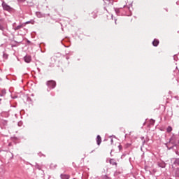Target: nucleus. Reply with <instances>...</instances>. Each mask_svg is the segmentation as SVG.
Segmentation results:
<instances>
[{"mask_svg": "<svg viewBox=\"0 0 179 179\" xmlns=\"http://www.w3.org/2000/svg\"><path fill=\"white\" fill-rule=\"evenodd\" d=\"M177 143H179V139L177 136H173L171 138L169 143L166 144L168 149H173L174 146H177Z\"/></svg>", "mask_w": 179, "mask_h": 179, "instance_id": "nucleus-1", "label": "nucleus"}, {"mask_svg": "<svg viewBox=\"0 0 179 179\" xmlns=\"http://www.w3.org/2000/svg\"><path fill=\"white\" fill-rule=\"evenodd\" d=\"M46 85L47 86H48V87H51L52 89H54V87L57 86V83H55V81L54 80H49L47 82Z\"/></svg>", "mask_w": 179, "mask_h": 179, "instance_id": "nucleus-2", "label": "nucleus"}, {"mask_svg": "<svg viewBox=\"0 0 179 179\" xmlns=\"http://www.w3.org/2000/svg\"><path fill=\"white\" fill-rule=\"evenodd\" d=\"M2 7L4 10H8V12H10L12 10V8L6 4L4 1L2 3Z\"/></svg>", "mask_w": 179, "mask_h": 179, "instance_id": "nucleus-3", "label": "nucleus"}, {"mask_svg": "<svg viewBox=\"0 0 179 179\" xmlns=\"http://www.w3.org/2000/svg\"><path fill=\"white\" fill-rule=\"evenodd\" d=\"M24 59L25 62L29 64V62H30L31 61V57H30V56H25L24 57Z\"/></svg>", "mask_w": 179, "mask_h": 179, "instance_id": "nucleus-4", "label": "nucleus"}, {"mask_svg": "<svg viewBox=\"0 0 179 179\" xmlns=\"http://www.w3.org/2000/svg\"><path fill=\"white\" fill-rule=\"evenodd\" d=\"M152 45H154V47H157V45H159V40L155 39L152 42Z\"/></svg>", "mask_w": 179, "mask_h": 179, "instance_id": "nucleus-5", "label": "nucleus"}, {"mask_svg": "<svg viewBox=\"0 0 179 179\" xmlns=\"http://www.w3.org/2000/svg\"><path fill=\"white\" fill-rule=\"evenodd\" d=\"M109 163L110 164H112V166H117V162H115L114 159H110Z\"/></svg>", "mask_w": 179, "mask_h": 179, "instance_id": "nucleus-6", "label": "nucleus"}, {"mask_svg": "<svg viewBox=\"0 0 179 179\" xmlns=\"http://www.w3.org/2000/svg\"><path fill=\"white\" fill-rule=\"evenodd\" d=\"M2 24H5V22H3V20H0V30H4L5 29Z\"/></svg>", "mask_w": 179, "mask_h": 179, "instance_id": "nucleus-7", "label": "nucleus"}, {"mask_svg": "<svg viewBox=\"0 0 179 179\" xmlns=\"http://www.w3.org/2000/svg\"><path fill=\"white\" fill-rule=\"evenodd\" d=\"M96 142L97 145H100V143H101V137L99 135L96 137Z\"/></svg>", "mask_w": 179, "mask_h": 179, "instance_id": "nucleus-8", "label": "nucleus"}, {"mask_svg": "<svg viewBox=\"0 0 179 179\" xmlns=\"http://www.w3.org/2000/svg\"><path fill=\"white\" fill-rule=\"evenodd\" d=\"M61 178L62 179H69V175L62 174Z\"/></svg>", "mask_w": 179, "mask_h": 179, "instance_id": "nucleus-9", "label": "nucleus"}, {"mask_svg": "<svg viewBox=\"0 0 179 179\" xmlns=\"http://www.w3.org/2000/svg\"><path fill=\"white\" fill-rule=\"evenodd\" d=\"M171 131H173V127L171 126H169L166 129V132L170 133L171 132Z\"/></svg>", "mask_w": 179, "mask_h": 179, "instance_id": "nucleus-10", "label": "nucleus"}, {"mask_svg": "<svg viewBox=\"0 0 179 179\" xmlns=\"http://www.w3.org/2000/svg\"><path fill=\"white\" fill-rule=\"evenodd\" d=\"M176 174L177 177H179V169H176Z\"/></svg>", "mask_w": 179, "mask_h": 179, "instance_id": "nucleus-11", "label": "nucleus"}, {"mask_svg": "<svg viewBox=\"0 0 179 179\" xmlns=\"http://www.w3.org/2000/svg\"><path fill=\"white\" fill-rule=\"evenodd\" d=\"M175 164H178L179 165V159H176L175 161Z\"/></svg>", "mask_w": 179, "mask_h": 179, "instance_id": "nucleus-12", "label": "nucleus"}, {"mask_svg": "<svg viewBox=\"0 0 179 179\" xmlns=\"http://www.w3.org/2000/svg\"><path fill=\"white\" fill-rule=\"evenodd\" d=\"M19 29H20V26L17 27L15 29V30H19Z\"/></svg>", "mask_w": 179, "mask_h": 179, "instance_id": "nucleus-13", "label": "nucleus"}, {"mask_svg": "<svg viewBox=\"0 0 179 179\" xmlns=\"http://www.w3.org/2000/svg\"><path fill=\"white\" fill-rule=\"evenodd\" d=\"M159 167H166V165L163 164L162 165H159Z\"/></svg>", "mask_w": 179, "mask_h": 179, "instance_id": "nucleus-14", "label": "nucleus"}, {"mask_svg": "<svg viewBox=\"0 0 179 179\" xmlns=\"http://www.w3.org/2000/svg\"><path fill=\"white\" fill-rule=\"evenodd\" d=\"M152 123L155 122V120H152Z\"/></svg>", "mask_w": 179, "mask_h": 179, "instance_id": "nucleus-15", "label": "nucleus"}]
</instances>
